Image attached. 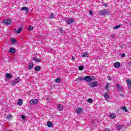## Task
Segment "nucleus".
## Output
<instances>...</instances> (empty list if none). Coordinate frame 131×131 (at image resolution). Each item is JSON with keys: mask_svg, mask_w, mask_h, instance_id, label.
Here are the masks:
<instances>
[{"mask_svg": "<svg viewBox=\"0 0 131 131\" xmlns=\"http://www.w3.org/2000/svg\"><path fill=\"white\" fill-rule=\"evenodd\" d=\"M15 33H16L17 34H19V33H20V32H21V31H22V28H20L18 29H15Z\"/></svg>", "mask_w": 131, "mask_h": 131, "instance_id": "dca6fc26", "label": "nucleus"}, {"mask_svg": "<svg viewBox=\"0 0 131 131\" xmlns=\"http://www.w3.org/2000/svg\"><path fill=\"white\" fill-rule=\"evenodd\" d=\"M90 86L91 88H96L98 85V81H94L93 82L90 83Z\"/></svg>", "mask_w": 131, "mask_h": 131, "instance_id": "f03ea898", "label": "nucleus"}, {"mask_svg": "<svg viewBox=\"0 0 131 131\" xmlns=\"http://www.w3.org/2000/svg\"><path fill=\"white\" fill-rule=\"evenodd\" d=\"M120 108L123 110V111H125V112H128L127 109H126V106L121 107Z\"/></svg>", "mask_w": 131, "mask_h": 131, "instance_id": "412c9836", "label": "nucleus"}, {"mask_svg": "<svg viewBox=\"0 0 131 131\" xmlns=\"http://www.w3.org/2000/svg\"><path fill=\"white\" fill-rule=\"evenodd\" d=\"M11 42H12V43H17V40H16L15 38H13L11 40Z\"/></svg>", "mask_w": 131, "mask_h": 131, "instance_id": "393cba45", "label": "nucleus"}, {"mask_svg": "<svg viewBox=\"0 0 131 131\" xmlns=\"http://www.w3.org/2000/svg\"><path fill=\"white\" fill-rule=\"evenodd\" d=\"M73 22H74V19L73 18L68 19L67 21V24H69V25L72 24Z\"/></svg>", "mask_w": 131, "mask_h": 131, "instance_id": "423d86ee", "label": "nucleus"}, {"mask_svg": "<svg viewBox=\"0 0 131 131\" xmlns=\"http://www.w3.org/2000/svg\"><path fill=\"white\" fill-rule=\"evenodd\" d=\"M21 118H22L23 120H25V116L24 115H21Z\"/></svg>", "mask_w": 131, "mask_h": 131, "instance_id": "c9c22d12", "label": "nucleus"}, {"mask_svg": "<svg viewBox=\"0 0 131 131\" xmlns=\"http://www.w3.org/2000/svg\"><path fill=\"white\" fill-rule=\"evenodd\" d=\"M55 17V15H54V13H51V15H50V18H51V19H54V17Z\"/></svg>", "mask_w": 131, "mask_h": 131, "instance_id": "c756f323", "label": "nucleus"}, {"mask_svg": "<svg viewBox=\"0 0 131 131\" xmlns=\"http://www.w3.org/2000/svg\"><path fill=\"white\" fill-rule=\"evenodd\" d=\"M57 110H58V111H62V110H63V105L61 104H58L57 105Z\"/></svg>", "mask_w": 131, "mask_h": 131, "instance_id": "6e6552de", "label": "nucleus"}, {"mask_svg": "<svg viewBox=\"0 0 131 131\" xmlns=\"http://www.w3.org/2000/svg\"><path fill=\"white\" fill-rule=\"evenodd\" d=\"M110 117L112 119L114 118L115 117V115L114 113H112L110 115Z\"/></svg>", "mask_w": 131, "mask_h": 131, "instance_id": "a878e982", "label": "nucleus"}, {"mask_svg": "<svg viewBox=\"0 0 131 131\" xmlns=\"http://www.w3.org/2000/svg\"><path fill=\"white\" fill-rule=\"evenodd\" d=\"M12 118H13L12 116H11L10 115L6 117V119H7L8 120H11Z\"/></svg>", "mask_w": 131, "mask_h": 131, "instance_id": "cd10ccee", "label": "nucleus"}, {"mask_svg": "<svg viewBox=\"0 0 131 131\" xmlns=\"http://www.w3.org/2000/svg\"><path fill=\"white\" fill-rule=\"evenodd\" d=\"M114 67H115V68H118V67H120V62H115L114 63Z\"/></svg>", "mask_w": 131, "mask_h": 131, "instance_id": "1a4fd4ad", "label": "nucleus"}, {"mask_svg": "<svg viewBox=\"0 0 131 131\" xmlns=\"http://www.w3.org/2000/svg\"><path fill=\"white\" fill-rule=\"evenodd\" d=\"M106 14H107V10L105 9L99 11V15L101 16H104V15H106Z\"/></svg>", "mask_w": 131, "mask_h": 131, "instance_id": "20e7f679", "label": "nucleus"}, {"mask_svg": "<svg viewBox=\"0 0 131 131\" xmlns=\"http://www.w3.org/2000/svg\"><path fill=\"white\" fill-rule=\"evenodd\" d=\"M76 81H81L82 80H84V78H82V77H79L78 78H76Z\"/></svg>", "mask_w": 131, "mask_h": 131, "instance_id": "4468645a", "label": "nucleus"}, {"mask_svg": "<svg viewBox=\"0 0 131 131\" xmlns=\"http://www.w3.org/2000/svg\"><path fill=\"white\" fill-rule=\"evenodd\" d=\"M78 69H79V70H83V67L81 66H80L79 67H78Z\"/></svg>", "mask_w": 131, "mask_h": 131, "instance_id": "f704fd0d", "label": "nucleus"}, {"mask_svg": "<svg viewBox=\"0 0 131 131\" xmlns=\"http://www.w3.org/2000/svg\"><path fill=\"white\" fill-rule=\"evenodd\" d=\"M89 13L90 14V15H93V11L90 10Z\"/></svg>", "mask_w": 131, "mask_h": 131, "instance_id": "ea45409f", "label": "nucleus"}, {"mask_svg": "<svg viewBox=\"0 0 131 131\" xmlns=\"http://www.w3.org/2000/svg\"><path fill=\"white\" fill-rule=\"evenodd\" d=\"M89 54L88 52H84L82 54V57H88L89 56Z\"/></svg>", "mask_w": 131, "mask_h": 131, "instance_id": "aec40b11", "label": "nucleus"}, {"mask_svg": "<svg viewBox=\"0 0 131 131\" xmlns=\"http://www.w3.org/2000/svg\"><path fill=\"white\" fill-rule=\"evenodd\" d=\"M76 112L77 114H80V113H82V110H81L80 108H77L76 110Z\"/></svg>", "mask_w": 131, "mask_h": 131, "instance_id": "9b49d317", "label": "nucleus"}, {"mask_svg": "<svg viewBox=\"0 0 131 131\" xmlns=\"http://www.w3.org/2000/svg\"><path fill=\"white\" fill-rule=\"evenodd\" d=\"M3 23L4 25H10L12 23V21L10 19H4L3 21Z\"/></svg>", "mask_w": 131, "mask_h": 131, "instance_id": "f257e3e1", "label": "nucleus"}, {"mask_svg": "<svg viewBox=\"0 0 131 131\" xmlns=\"http://www.w3.org/2000/svg\"><path fill=\"white\" fill-rule=\"evenodd\" d=\"M15 80H16V81L17 82H19V81H20V80L19 79V78H17L15 79Z\"/></svg>", "mask_w": 131, "mask_h": 131, "instance_id": "e433bc0d", "label": "nucleus"}, {"mask_svg": "<svg viewBox=\"0 0 131 131\" xmlns=\"http://www.w3.org/2000/svg\"><path fill=\"white\" fill-rule=\"evenodd\" d=\"M104 131H110V129L108 128H105V129H104Z\"/></svg>", "mask_w": 131, "mask_h": 131, "instance_id": "a19ab883", "label": "nucleus"}, {"mask_svg": "<svg viewBox=\"0 0 131 131\" xmlns=\"http://www.w3.org/2000/svg\"><path fill=\"white\" fill-rule=\"evenodd\" d=\"M120 27H121V25H119L114 27L113 29H118V28H120Z\"/></svg>", "mask_w": 131, "mask_h": 131, "instance_id": "b1692460", "label": "nucleus"}, {"mask_svg": "<svg viewBox=\"0 0 131 131\" xmlns=\"http://www.w3.org/2000/svg\"><path fill=\"white\" fill-rule=\"evenodd\" d=\"M117 129H120L122 128V125H118L117 126Z\"/></svg>", "mask_w": 131, "mask_h": 131, "instance_id": "7c9ffc66", "label": "nucleus"}, {"mask_svg": "<svg viewBox=\"0 0 131 131\" xmlns=\"http://www.w3.org/2000/svg\"><path fill=\"white\" fill-rule=\"evenodd\" d=\"M5 76L7 79H10V78H12V75L10 73H6L5 74Z\"/></svg>", "mask_w": 131, "mask_h": 131, "instance_id": "9d476101", "label": "nucleus"}, {"mask_svg": "<svg viewBox=\"0 0 131 131\" xmlns=\"http://www.w3.org/2000/svg\"><path fill=\"white\" fill-rule=\"evenodd\" d=\"M28 7H24L21 8V11H25L26 13H28Z\"/></svg>", "mask_w": 131, "mask_h": 131, "instance_id": "2eb2a0df", "label": "nucleus"}, {"mask_svg": "<svg viewBox=\"0 0 131 131\" xmlns=\"http://www.w3.org/2000/svg\"><path fill=\"white\" fill-rule=\"evenodd\" d=\"M40 69H41V68H40V66H36L35 68V70L36 71H39V70H40Z\"/></svg>", "mask_w": 131, "mask_h": 131, "instance_id": "4be33fe9", "label": "nucleus"}, {"mask_svg": "<svg viewBox=\"0 0 131 131\" xmlns=\"http://www.w3.org/2000/svg\"><path fill=\"white\" fill-rule=\"evenodd\" d=\"M126 82L127 84L128 88L129 89H130V88H131V81H130V80H129V79L126 80Z\"/></svg>", "mask_w": 131, "mask_h": 131, "instance_id": "0eeeda50", "label": "nucleus"}, {"mask_svg": "<svg viewBox=\"0 0 131 131\" xmlns=\"http://www.w3.org/2000/svg\"><path fill=\"white\" fill-rule=\"evenodd\" d=\"M59 31L60 32H63V29H62V28H60V29H59Z\"/></svg>", "mask_w": 131, "mask_h": 131, "instance_id": "58836bf2", "label": "nucleus"}, {"mask_svg": "<svg viewBox=\"0 0 131 131\" xmlns=\"http://www.w3.org/2000/svg\"><path fill=\"white\" fill-rule=\"evenodd\" d=\"M116 86L118 90H121V86L119 85V84H117Z\"/></svg>", "mask_w": 131, "mask_h": 131, "instance_id": "473e14b6", "label": "nucleus"}, {"mask_svg": "<svg viewBox=\"0 0 131 131\" xmlns=\"http://www.w3.org/2000/svg\"><path fill=\"white\" fill-rule=\"evenodd\" d=\"M72 61H74V60H75V57L73 56V57H72Z\"/></svg>", "mask_w": 131, "mask_h": 131, "instance_id": "79ce46f5", "label": "nucleus"}, {"mask_svg": "<svg viewBox=\"0 0 131 131\" xmlns=\"http://www.w3.org/2000/svg\"><path fill=\"white\" fill-rule=\"evenodd\" d=\"M32 29H33V27L30 26L28 28V30L29 31H31V30H32Z\"/></svg>", "mask_w": 131, "mask_h": 131, "instance_id": "c85d7f7f", "label": "nucleus"}, {"mask_svg": "<svg viewBox=\"0 0 131 131\" xmlns=\"http://www.w3.org/2000/svg\"><path fill=\"white\" fill-rule=\"evenodd\" d=\"M34 64H33V62H30L29 64V70L32 69V68H33V66H34Z\"/></svg>", "mask_w": 131, "mask_h": 131, "instance_id": "f8f14e48", "label": "nucleus"}, {"mask_svg": "<svg viewBox=\"0 0 131 131\" xmlns=\"http://www.w3.org/2000/svg\"><path fill=\"white\" fill-rule=\"evenodd\" d=\"M38 102V101L37 100V99H31L30 100V104H31L32 105H35V104H37Z\"/></svg>", "mask_w": 131, "mask_h": 131, "instance_id": "39448f33", "label": "nucleus"}, {"mask_svg": "<svg viewBox=\"0 0 131 131\" xmlns=\"http://www.w3.org/2000/svg\"><path fill=\"white\" fill-rule=\"evenodd\" d=\"M33 60L34 61H35V62H40V61H41V59H39V58H37L35 57H34L33 58Z\"/></svg>", "mask_w": 131, "mask_h": 131, "instance_id": "a211bd4d", "label": "nucleus"}, {"mask_svg": "<svg viewBox=\"0 0 131 131\" xmlns=\"http://www.w3.org/2000/svg\"><path fill=\"white\" fill-rule=\"evenodd\" d=\"M11 84H12L13 85H15L16 84V82L15 81H12L11 83Z\"/></svg>", "mask_w": 131, "mask_h": 131, "instance_id": "4c0bfd02", "label": "nucleus"}, {"mask_svg": "<svg viewBox=\"0 0 131 131\" xmlns=\"http://www.w3.org/2000/svg\"><path fill=\"white\" fill-rule=\"evenodd\" d=\"M47 126H48V127H53V123H52L51 121L48 122Z\"/></svg>", "mask_w": 131, "mask_h": 131, "instance_id": "f3484780", "label": "nucleus"}, {"mask_svg": "<svg viewBox=\"0 0 131 131\" xmlns=\"http://www.w3.org/2000/svg\"><path fill=\"white\" fill-rule=\"evenodd\" d=\"M17 104L18 105H19V106H21V105L23 104V100H22L21 99H19Z\"/></svg>", "mask_w": 131, "mask_h": 131, "instance_id": "6ab92c4d", "label": "nucleus"}, {"mask_svg": "<svg viewBox=\"0 0 131 131\" xmlns=\"http://www.w3.org/2000/svg\"><path fill=\"white\" fill-rule=\"evenodd\" d=\"M122 58H124V57H125V53H123V54L122 55Z\"/></svg>", "mask_w": 131, "mask_h": 131, "instance_id": "c03bdc74", "label": "nucleus"}, {"mask_svg": "<svg viewBox=\"0 0 131 131\" xmlns=\"http://www.w3.org/2000/svg\"><path fill=\"white\" fill-rule=\"evenodd\" d=\"M61 82V79L60 78H57L55 80V82H56V83H60V82Z\"/></svg>", "mask_w": 131, "mask_h": 131, "instance_id": "5701e85b", "label": "nucleus"}, {"mask_svg": "<svg viewBox=\"0 0 131 131\" xmlns=\"http://www.w3.org/2000/svg\"><path fill=\"white\" fill-rule=\"evenodd\" d=\"M104 97L105 99H109V95L107 93L104 94Z\"/></svg>", "mask_w": 131, "mask_h": 131, "instance_id": "bb28decb", "label": "nucleus"}, {"mask_svg": "<svg viewBox=\"0 0 131 131\" xmlns=\"http://www.w3.org/2000/svg\"><path fill=\"white\" fill-rule=\"evenodd\" d=\"M84 80H86L87 82H91V81H93V79L90 76H86L84 78Z\"/></svg>", "mask_w": 131, "mask_h": 131, "instance_id": "7ed1b4c3", "label": "nucleus"}, {"mask_svg": "<svg viewBox=\"0 0 131 131\" xmlns=\"http://www.w3.org/2000/svg\"><path fill=\"white\" fill-rule=\"evenodd\" d=\"M9 52L11 54H15V53H16V50L14 48H11L10 49Z\"/></svg>", "mask_w": 131, "mask_h": 131, "instance_id": "ddd939ff", "label": "nucleus"}, {"mask_svg": "<svg viewBox=\"0 0 131 131\" xmlns=\"http://www.w3.org/2000/svg\"><path fill=\"white\" fill-rule=\"evenodd\" d=\"M88 103H93V99L92 98H89L88 99Z\"/></svg>", "mask_w": 131, "mask_h": 131, "instance_id": "2f4dec72", "label": "nucleus"}, {"mask_svg": "<svg viewBox=\"0 0 131 131\" xmlns=\"http://www.w3.org/2000/svg\"><path fill=\"white\" fill-rule=\"evenodd\" d=\"M107 78L108 80H111V77L110 76H107Z\"/></svg>", "mask_w": 131, "mask_h": 131, "instance_id": "37998d69", "label": "nucleus"}, {"mask_svg": "<svg viewBox=\"0 0 131 131\" xmlns=\"http://www.w3.org/2000/svg\"><path fill=\"white\" fill-rule=\"evenodd\" d=\"M103 6H104V7H107V4H106V3H104V4H103Z\"/></svg>", "mask_w": 131, "mask_h": 131, "instance_id": "a18cd8bd", "label": "nucleus"}, {"mask_svg": "<svg viewBox=\"0 0 131 131\" xmlns=\"http://www.w3.org/2000/svg\"><path fill=\"white\" fill-rule=\"evenodd\" d=\"M108 89H109V83H107L105 86V89L106 91H108Z\"/></svg>", "mask_w": 131, "mask_h": 131, "instance_id": "72a5a7b5", "label": "nucleus"}]
</instances>
